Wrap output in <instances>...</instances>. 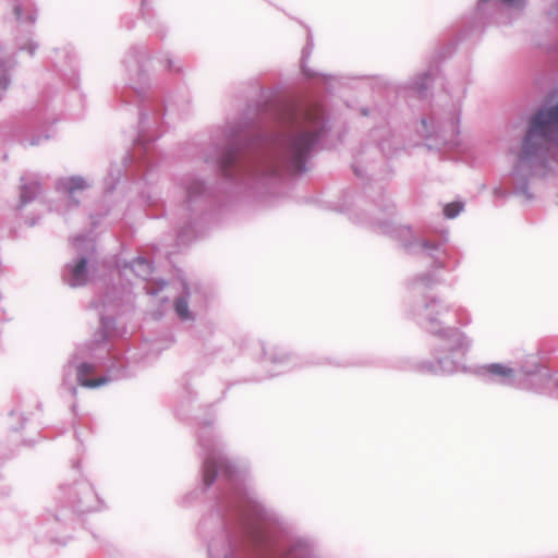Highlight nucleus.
Instances as JSON below:
<instances>
[{"instance_id":"f257e3e1","label":"nucleus","mask_w":558,"mask_h":558,"mask_svg":"<svg viewBox=\"0 0 558 558\" xmlns=\"http://www.w3.org/2000/svg\"><path fill=\"white\" fill-rule=\"evenodd\" d=\"M551 145H558V92L550 94L529 119L521 154L532 157L547 151Z\"/></svg>"},{"instance_id":"f03ea898","label":"nucleus","mask_w":558,"mask_h":558,"mask_svg":"<svg viewBox=\"0 0 558 558\" xmlns=\"http://www.w3.org/2000/svg\"><path fill=\"white\" fill-rule=\"evenodd\" d=\"M318 136L316 124L308 117H293L287 140V154L296 170L302 169L305 156Z\"/></svg>"},{"instance_id":"7ed1b4c3","label":"nucleus","mask_w":558,"mask_h":558,"mask_svg":"<svg viewBox=\"0 0 558 558\" xmlns=\"http://www.w3.org/2000/svg\"><path fill=\"white\" fill-rule=\"evenodd\" d=\"M234 475V466L231 461L225 457H210L204 464V482L207 486L211 485L217 477L230 481Z\"/></svg>"},{"instance_id":"20e7f679","label":"nucleus","mask_w":558,"mask_h":558,"mask_svg":"<svg viewBox=\"0 0 558 558\" xmlns=\"http://www.w3.org/2000/svg\"><path fill=\"white\" fill-rule=\"evenodd\" d=\"M86 259L82 258L72 269L70 284L72 287H78L86 282Z\"/></svg>"},{"instance_id":"39448f33","label":"nucleus","mask_w":558,"mask_h":558,"mask_svg":"<svg viewBox=\"0 0 558 558\" xmlns=\"http://www.w3.org/2000/svg\"><path fill=\"white\" fill-rule=\"evenodd\" d=\"M62 185L71 198H74L78 192H82L87 186L82 178H70Z\"/></svg>"},{"instance_id":"423d86ee","label":"nucleus","mask_w":558,"mask_h":558,"mask_svg":"<svg viewBox=\"0 0 558 558\" xmlns=\"http://www.w3.org/2000/svg\"><path fill=\"white\" fill-rule=\"evenodd\" d=\"M240 151H228L222 158V171L226 175H230L229 167L239 157Z\"/></svg>"},{"instance_id":"0eeeda50","label":"nucleus","mask_w":558,"mask_h":558,"mask_svg":"<svg viewBox=\"0 0 558 558\" xmlns=\"http://www.w3.org/2000/svg\"><path fill=\"white\" fill-rule=\"evenodd\" d=\"M487 369L490 374L501 377H510L512 375V369L501 364H492Z\"/></svg>"},{"instance_id":"6e6552de","label":"nucleus","mask_w":558,"mask_h":558,"mask_svg":"<svg viewBox=\"0 0 558 558\" xmlns=\"http://www.w3.org/2000/svg\"><path fill=\"white\" fill-rule=\"evenodd\" d=\"M175 312L177 314L183 318L187 319L190 318V312H189V304L187 301L184 299H178L174 303Z\"/></svg>"},{"instance_id":"1a4fd4ad","label":"nucleus","mask_w":558,"mask_h":558,"mask_svg":"<svg viewBox=\"0 0 558 558\" xmlns=\"http://www.w3.org/2000/svg\"><path fill=\"white\" fill-rule=\"evenodd\" d=\"M462 210V204L450 203L444 208V214L447 218H454Z\"/></svg>"},{"instance_id":"9d476101","label":"nucleus","mask_w":558,"mask_h":558,"mask_svg":"<svg viewBox=\"0 0 558 558\" xmlns=\"http://www.w3.org/2000/svg\"><path fill=\"white\" fill-rule=\"evenodd\" d=\"M106 383L105 378L99 379H81V385L88 388H96Z\"/></svg>"},{"instance_id":"9b49d317","label":"nucleus","mask_w":558,"mask_h":558,"mask_svg":"<svg viewBox=\"0 0 558 558\" xmlns=\"http://www.w3.org/2000/svg\"><path fill=\"white\" fill-rule=\"evenodd\" d=\"M93 371V367L92 365L89 364H82L80 366V374L81 375H84V374H87V373H90Z\"/></svg>"},{"instance_id":"f8f14e48","label":"nucleus","mask_w":558,"mask_h":558,"mask_svg":"<svg viewBox=\"0 0 558 558\" xmlns=\"http://www.w3.org/2000/svg\"><path fill=\"white\" fill-rule=\"evenodd\" d=\"M488 0H481V2H487ZM504 3L506 4H509V5H519L521 4L524 0H501Z\"/></svg>"},{"instance_id":"ddd939ff","label":"nucleus","mask_w":558,"mask_h":558,"mask_svg":"<svg viewBox=\"0 0 558 558\" xmlns=\"http://www.w3.org/2000/svg\"><path fill=\"white\" fill-rule=\"evenodd\" d=\"M14 13L17 17H20L22 15V11H21V8L19 5L14 7Z\"/></svg>"}]
</instances>
